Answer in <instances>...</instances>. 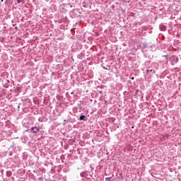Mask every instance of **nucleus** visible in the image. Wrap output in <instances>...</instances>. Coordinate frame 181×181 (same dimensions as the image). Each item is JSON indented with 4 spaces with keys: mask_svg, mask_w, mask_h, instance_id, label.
<instances>
[{
    "mask_svg": "<svg viewBox=\"0 0 181 181\" xmlns=\"http://www.w3.org/2000/svg\"><path fill=\"white\" fill-rule=\"evenodd\" d=\"M40 131V127H33L30 129L31 134H38V132Z\"/></svg>",
    "mask_w": 181,
    "mask_h": 181,
    "instance_id": "obj_1",
    "label": "nucleus"
},
{
    "mask_svg": "<svg viewBox=\"0 0 181 181\" xmlns=\"http://www.w3.org/2000/svg\"><path fill=\"white\" fill-rule=\"evenodd\" d=\"M159 28L160 30H162L163 32H165L167 29L166 25H163V23L160 24Z\"/></svg>",
    "mask_w": 181,
    "mask_h": 181,
    "instance_id": "obj_2",
    "label": "nucleus"
},
{
    "mask_svg": "<svg viewBox=\"0 0 181 181\" xmlns=\"http://www.w3.org/2000/svg\"><path fill=\"white\" fill-rule=\"evenodd\" d=\"M84 57H86V54L84 52H81L78 54V59H80L81 60L84 59Z\"/></svg>",
    "mask_w": 181,
    "mask_h": 181,
    "instance_id": "obj_3",
    "label": "nucleus"
},
{
    "mask_svg": "<svg viewBox=\"0 0 181 181\" xmlns=\"http://www.w3.org/2000/svg\"><path fill=\"white\" fill-rule=\"evenodd\" d=\"M155 73H156V71L153 69H147L146 70V74H155Z\"/></svg>",
    "mask_w": 181,
    "mask_h": 181,
    "instance_id": "obj_4",
    "label": "nucleus"
},
{
    "mask_svg": "<svg viewBox=\"0 0 181 181\" xmlns=\"http://www.w3.org/2000/svg\"><path fill=\"white\" fill-rule=\"evenodd\" d=\"M170 60H171V62H173L174 63H177L178 62L177 57H176L175 56L173 57L172 58H170Z\"/></svg>",
    "mask_w": 181,
    "mask_h": 181,
    "instance_id": "obj_5",
    "label": "nucleus"
},
{
    "mask_svg": "<svg viewBox=\"0 0 181 181\" xmlns=\"http://www.w3.org/2000/svg\"><path fill=\"white\" fill-rule=\"evenodd\" d=\"M81 177H87V173L86 172H82L81 173Z\"/></svg>",
    "mask_w": 181,
    "mask_h": 181,
    "instance_id": "obj_6",
    "label": "nucleus"
},
{
    "mask_svg": "<svg viewBox=\"0 0 181 181\" xmlns=\"http://www.w3.org/2000/svg\"><path fill=\"white\" fill-rule=\"evenodd\" d=\"M57 110L59 112H63L64 111V109L63 107H57Z\"/></svg>",
    "mask_w": 181,
    "mask_h": 181,
    "instance_id": "obj_7",
    "label": "nucleus"
},
{
    "mask_svg": "<svg viewBox=\"0 0 181 181\" xmlns=\"http://www.w3.org/2000/svg\"><path fill=\"white\" fill-rule=\"evenodd\" d=\"M79 119L81 121H84L86 119V116L85 115H81L80 117H79Z\"/></svg>",
    "mask_w": 181,
    "mask_h": 181,
    "instance_id": "obj_8",
    "label": "nucleus"
},
{
    "mask_svg": "<svg viewBox=\"0 0 181 181\" xmlns=\"http://www.w3.org/2000/svg\"><path fill=\"white\" fill-rule=\"evenodd\" d=\"M141 47L145 49V48L148 47V45H146L145 43H141Z\"/></svg>",
    "mask_w": 181,
    "mask_h": 181,
    "instance_id": "obj_9",
    "label": "nucleus"
},
{
    "mask_svg": "<svg viewBox=\"0 0 181 181\" xmlns=\"http://www.w3.org/2000/svg\"><path fill=\"white\" fill-rule=\"evenodd\" d=\"M6 175L9 177V176H12V172L11 171H7Z\"/></svg>",
    "mask_w": 181,
    "mask_h": 181,
    "instance_id": "obj_10",
    "label": "nucleus"
},
{
    "mask_svg": "<svg viewBox=\"0 0 181 181\" xmlns=\"http://www.w3.org/2000/svg\"><path fill=\"white\" fill-rule=\"evenodd\" d=\"M57 67L59 68V69H63V65H62V64H58V65H57Z\"/></svg>",
    "mask_w": 181,
    "mask_h": 181,
    "instance_id": "obj_11",
    "label": "nucleus"
},
{
    "mask_svg": "<svg viewBox=\"0 0 181 181\" xmlns=\"http://www.w3.org/2000/svg\"><path fill=\"white\" fill-rule=\"evenodd\" d=\"M24 0H17V4H22Z\"/></svg>",
    "mask_w": 181,
    "mask_h": 181,
    "instance_id": "obj_12",
    "label": "nucleus"
},
{
    "mask_svg": "<svg viewBox=\"0 0 181 181\" xmlns=\"http://www.w3.org/2000/svg\"><path fill=\"white\" fill-rule=\"evenodd\" d=\"M106 180L111 181V179H110V177H106Z\"/></svg>",
    "mask_w": 181,
    "mask_h": 181,
    "instance_id": "obj_13",
    "label": "nucleus"
},
{
    "mask_svg": "<svg viewBox=\"0 0 181 181\" xmlns=\"http://www.w3.org/2000/svg\"><path fill=\"white\" fill-rule=\"evenodd\" d=\"M104 70H107V68L105 66H103Z\"/></svg>",
    "mask_w": 181,
    "mask_h": 181,
    "instance_id": "obj_14",
    "label": "nucleus"
},
{
    "mask_svg": "<svg viewBox=\"0 0 181 181\" xmlns=\"http://www.w3.org/2000/svg\"><path fill=\"white\" fill-rule=\"evenodd\" d=\"M131 80H134V77H132V78H131Z\"/></svg>",
    "mask_w": 181,
    "mask_h": 181,
    "instance_id": "obj_15",
    "label": "nucleus"
},
{
    "mask_svg": "<svg viewBox=\"0 0 181 181\" xmlns=\"http://www.w3.org/2000/svg\"><path fill=\"white\" fill-rule=\"evenodd\" d=\"M70 8H73V6L71 5V6H70Z\"/></svg>",
    "mask_w": 181,
    "mask_h": 181,
    "instance_id": "obj_16",
    "label": "nucleus"
},
{
    "mask_svg": "<svg viewBox=\"0 0 181 181\" xmlns=\"http://www.w3.org/2000/svg\"><path fill=\"white\" fill-rule=\"evenodd\" d=\"M84 6V8H86V6Z\"/></svg>",
    "mask_w": 181,
    "mask_h": 181,
    "instance_id": "obj_17",
    "label": "nucleus"
},
{
    "mask_svg": "<svg viewBox=\"0 0 181 181\" xmlns=\"http://www.w3.org/2000/svg\"><path fill=\"white\" fill-rule=\"evenodd\" d=\"M71 94H73V92H72V93H71Z\"/></svg>",
    "mask_w": 181,
    "mask_h": 181,
    "instance_id": "obj_18",
    "label": "nucleus"
}]
</instances>
